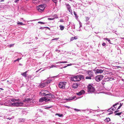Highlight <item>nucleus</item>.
<instances>
[{"label":"nucleus","mask_w":124,"mask_h":124,"mask_svg":"<svg viewBox=\"0 0 124 124\" xmlns=\"http://www.w3.org/2000/svg\"><path fill=\"white\" fill-rule=\"evenodd\" d=\"M84 78V76L80 75H79L77 76L71 77L70 80L72 81H79L81 79H83Z\"/></svg>","instance_id":"obj_1"},{"label":"nucleus","mask_w":124,"mask_h":124,"mask_svg":"<svg viewBox=\"0 0 124 124\" xmlns=\"http://www.w3.org/2000/svg\"><path fill=\"white\" fill-rule=\"evenodd\" d=\"M93 84H89L87 86V92L89 93H92L93 92Z\"/></svg>","instance_id":"obj_2"},{"label":"nucleus","mask_w":124,"mask_h":124,"mask_svg":"<svg viewBox=\"0 0 124 124\" xmlns=\"http://www.w3.org/2000/svg\"><path fill=\"white\" fill-rule=\"evenodd\" d=\"M67 83L65 82H59L58 84V86L60 88L64 89L65 88V86Z\"/></svg>","instance_id":"obj_3"},{"label":"nucleus","mask_w":124,"mask_h":124,"mask_svg":"<svg viewBox=\"0 0 124 124\" xmlns=\"http://www.w3.org/2000/svg\"><path fill=\"white\" fill-rule=\"evenodd\" d=\"M36 8L39 12H42L43 11L45 8L43 5H39L38 7Z\"/></svg>","instance_id":"obj_4"},{"label":"nucleus","mask_w":124,"mask_h":124,"mask_svg":"<svg viewBox=\"0 0 124 124\" xmlns=\"http://www.w3.org/2000/svg\"><path fill=\"white\" fill-rule=\"evenodd\" d=\"M51 81V80L46 81L45 82L43 83L40 84L39 86L41 88H43L45 87V86L47 85L48 84H49Z\"/></svg>","instance_id":"obj_5"},{"label":"nucleus","mask_w":124,"mask_h":124,"mask_svg":"<svg viewBox=\"0 0 124 124\" xmlns=\"http://www.w3.org/2000/svg\"><path fill=\"white\" fill-rule=\"evenodd\" d=\"M48 92L47 90H42L39 93V95L41 96H45L47 93H48Z\"/></svg>","instance_id":"obj_6"},{"label":"nucleus","mask_w":124,"mask_h":124,"mask_svg":"<svg viewBox=\"0 0 124 124\" xmlns=\"http://www.w3.org/2000/svg\"><path fill=\"white\" fill-rule=\"evenodd\" d=\"M103 77V76L102 75H99L96 76L95 78L96 80L99 82L102 79Z\"/></svg>","instance_id":"obj_7"},{"label":"nucleus","mask_w":124,"mask_h":124,"mask_svg":"<svg viewBox=\"0 0 124 124\" xmlns=\"http://www.w3.org/2000/svg\"><path fill=\"white\" fill-rule=\"evenodd\" d=\"M23 103L22 102H17L12 103V106H21L23 105Z\"/></svg>","instance_id":"obj_8"},{"label":"nucleus","mask_w":124,"mask_h":124,"mask_svg":"<svg viewBox=\"0 0 124 124\" xmlns=\"http://www.w3.org/2000/svg\"><path fill=\"white\" fill-rule=\"evenodd\" d=\"M119 103H117L113 105V107H111L110 109H109L108 110V111L109 112L110 111L112 110V111H114L115 110L116 108V106L117 104H119Z\"/></svg>","instance_id":"obj_9"},{"label":"nucleus","mask_w":124,"mask_h":124,"mask_svg":"<svg viewBox=\"0 0 124 124\" xmlns=\"http://www.w3.org/2000/svg\"><path fill=\"white\" fill-rule=\"evenodd\" d=\"M103 70H102L100 69L93 70L94 73L97 74H98L99 73H101L103 72Z\"/></svg>","instance_id":"obj_10"},{"label":"nucleus","mask_w":124,"mask_h":124,"mask_svg":"<svg viewBox=\"0 0 124 124\" xmlns=\"http://www.w3.org/2000/svg\"><path fill=\"white\" fill-rule=\"evenodd\" d=\"M46 97L48 99H51V98H55L53 94L51 93H47Z\"/></svg>","instance_id":"obj_11"},{"label":"nucleus","mask_w":124,"mask_h":124,"mask_svg":"<svg viewBox=\"0 0 124 124\" xmlns=\"http://www.w3.org/2000/svg\"><path fill=\"white\" fill-rule=\"evenodd\" d=\"M65 5L66 6V7L69 11L70 13H72V10L71 9V7L67 3H65Z\"/></svg>","instance_id":"obj_12"},{"label":"nucleus","mask_w":124,"mask_h":124,"mask_svg":"<svg viewBox=\"0 0 124 124\" xmlns=\"http://www.w3.org/2000/svg\"><path fill=\"white\" fill-rule=\"evenodd\" d=\"M76 98V96H74L73 97H69L68 98H66L65 99V100L66 101H70L73 100Z\"/></svg>","instance_id":"obj_13"},{"label":"nucleus","mask_w":124,"mask_h":124,"mask_svg":"<svg viewBox=\"0 0 124 124\" xmlns=\"http://www.w3.org/2000/svg\"><path fill=\"white\" fill-rule=\"evenodd\" d=\"M85 93V91L84 90H82L78 93H76V94L78 95H80Z\"/></svg>","instance_id":"obj_14"},{"label":"nucleus","mask_w":124,"mask_h":124,"mask_svg":"<svg viewBox=\"0 0 124 124\" xmlns=\"http://www.w3.org/2000/svg\"><path fill=\"white\" fill-rule=\"evenodd\" d=\"M78 85L79 84L76 83H74L72 85V87L73 88L76 89L78 87Z\"/></svg>","instance_id":"obj_15"},{"label":"nucleus","mask_w":124,"mask_h":124,"mask_svg":"<svg viewBox=\"0 0 124 124\" xmlns=\"http://www.w3.org/2000/svg\"><path fill=\"white\" fill-rule=\"evenodd\" d=\"M27 71H26L22 73L21 74L25 78H26L27 76Z\"/></svg>","instance_id":"obj_16"},{"label":"nucleus","mask_w":124,"mask_h":124,"mask_svg":"<svg viewBox=\"0 0 124 124\" xmlns=\"http://www.w3.org/2000/svg\"><path fill=\"white\" fill-rule=\"evenodd\" d=\"M45 97H42L41 98H40L39 100V102H42L44 101H45Z\"/></svg>","instance_id":"obj_17"},{"label":"nucleus","mask_w":124,"mask_h":124,"mask_svg":"<svg viewBox=\"0 0 124 124\" xmlns=\"http://www.w3.org/2000/svg\"><path fill=\"white\" fill-rule=\"evenodd\" d=\"M51 101L52 100L51 99H48V98H46V97H45V102H46L48 101H50V102H51Z\"/></svg>","instance_id":"obj_18"},{"label":"nucleus","mask_w":124,"mask_h":124,"mask_svg":"<svg viewBox=\"0 0 124 124\" xmlns=\"http://www.w3.org/2000/svg\"><path fill=\"white\" fill-rule=\"evenodd\" d=\"M39 2V0H33L32 2L35 4H38Z\"/></svg>","instance_id":"obj_19"},{"label":"nucleus","mask_w":124,"mask_h":124,"mask_svg":"<svg viewBox=\"0 0 124 124\" xmlns=\"http://www.w3.org/2000/svg\"><path fill=\"white\" fill-rule=\"evenodd\" d=\"M87 74L90 76H92V71H87Z\"/></svg>","instance_id":"obj_20"},{"label":"nucleus","mask_w":124,"mask_h":124,"mask_svg":"<svg viewBox=\"0 0 124 124\" xmlns=\"http://www.w3.org/2000/svg\"><path fill=\"white\" fill-rule=\"evenodd\" d=\"M74 14L75 16L76 17V19H77L78 18V16L77 15L75 11H74Z\"/></svg>","instance_id":"obj_21"},{"label":"nucleus","mask_w":124,"mask_h":124,"mask_svg":"<svg viewBox=\"0 0 124 124\" xmlns=\"http://www.w3.org/2000/svg\"><path fill=\"white\" fill-rule=\"evenodd\" d=\"M17 23L18 24L20 25H25V24H23V23L21 22H20L18 21L17 22Z\"/></svg>","instance_id":"obj_22"},{"label":"nucleus","mask_w":124,"mask_h":124,"mask_svg":"<svg viewBox=\"0 0 124 124\" xmlns=\"http://www.w3.org/2000/svg\"><path fill=\"white\" fill-rule=\"evenodd\" d=\"M55 115H58L59 117H63V115L62 114H55Z\"/></svg>","instance_id":"obj_23"},{"label":"nucleus","mask_w":124,"mask_h":124,"mask_svg":"<svg viewBox=\"0 0 124 124\" xmlns=\"http://www.w3.org/2000/svg\"><path fill=\"white\" fill-rule=\"evenodd\" d=\"M110 120V119L109 118H107L105 120V121L106 122H108Z\"/></svg>","instance_id":"obj_24"},{"label":"nucleus","mask_w":124,"mask_h":124,"mask_svg":"<svg viewBox=\"0 0 124 124\" xmlns=\"http://www.w3.org/2000/svg\"><path fill=\"white\" fill-rule=\"evenodd\" d=\"M67 61H60L58 62L57 63H67Z\"/></svg>","instance_id":"obj_25"},{"label":"nucleus","mask_w":124,"mask_h":124,"mask_svg":"<svg viewBox=\"0 0 124 124\" xmlns=\"http://www.w3.org/2000/svg\"><path fill=\"white\" fill-rule=\"evenodd\" d=\"M59 26L60 27V29L61 30H62L64 29V26L60 25Z\"/></svg>","instance_id":"obj_26"},{"label":"nucleus","mask_w":124,"mask_h":124,"mask_svg":"<svg viewBox=\"0 0 124 124\" xmlns=\"http://www.w3.org/2000/svg\"><path fill=\"white\" fill-rule=\"evenodd\" d=\"M22 59V58H18L17 59L15 60L14 61V62H16V61H18V62L19 61L21 60Z\"/></svg>","instance_id":"obj_27"},{"label":"nucleus","mask_w":124,"mask_h":124,"mask_svg":"<svg viewBox=\"0 0 124 124\" xmlns=\"http://www.w3.org/2000/svg\"><path fill=\"white\" fill-rule=\"evenodd\" d=\"M104 39L108 41L110 43V44L111 43L110 42V41L109 39L107 38H104Z\"/></svg>","instance_id":"obj_28"},{"label":"nucleus","mask_w":124,"mask_h":124,"mask_svg":"<svg viewBox=\"0 0 124 124\" xmlns=\"http://www.w3.org/2000/svg\"><path fill=\"white\" fill-rule=\"evenodd\" d=\"M91 76H87L85 77V79H91Z\"/></svg>","instance_id":"obj_29"},{"label":"nucleus","mask_w":124,"mask_h":124,"mask_svg":"<svg viewBox=\"0 0 124 124\" xmlns=\"http://www.w3.org/2000/svg\"><path fill=\"white\" fill-rule=\"evenodd\" d=\"M53 17H54V19L55 18H58V17L57 16V15L56 14L54 15H53Z\"/></svg>","instance_id":"obj_30"},{"label":"nucleus","mask_w":124,"mask_h":124,"mask_svg":"<svg viewBox=\"0 0 124 124\" xmlns=\"http://www.w3.org/2000/svg\"><path fill=\"white\" fill-rule=\"evenodd\" d=\"M123 104V103H120V105L119 106L118 108L117 109H119L121 107V106H122Z\"/></svg>","instance_id":"obj_31"},{"label":"nucleus","mask_w":124,"mask_h":124,"mask_svg":"<svg viewBox=\"0 0 124 124\" xmlns=\"http://www.w3.org/2000/svg\"><path fill=\"white\" fill-rule=\"evenodd\" d=\"M89 18L88 17H85V21L86 22H87L89 19Z\"/></svg>","instance_id":"obj_32"},{"label":"nucleus","mask_w":124,"mask_h":124,"mask_svg":"<svg viewBox=\"0 0 124 124\" xmlns=\"http://www.w3.org/2000/svg\"><path fill=\"white\" fill-rule=\"evenodd\" d=\"M53 1L54 2L55 4H56L57 2V0H51Z\"/></svg>","instance_id":"obj_33"},{"label":"nucleus","mask_w":124,"mask_h":124,"mask_svg":"<svg viewBox=\"0 0 124 124\" xmlns=\"http://www.w3.org/2000/svg\"><path fill=\"white\" fill-rule=\"evenodd\" d=\"M53 107L52 106H50L49 107H46L45 108L46 109H48V108L52 107Z\"/></svg>","instance_id":"obj_34"},{"label":"nucleus","mask_w":124,"mask_h":124,"mask_svg":"<svg viewBox=\"0 0 124 124\" xmlns=\"http://www.w3.org/2000/svg\"><path fill=\"white\" fill-rule=\"evenodd\" d=\"M38 23H40V24H45V23L44 22H38Z\"/></svg>","instance_id":"obj_35"},{"label":"nucleus","mask_w":124,"mask_h":124,"mask_svg":"<svg viewBox=\"0 0 124 124\" xmlns=\"http://www.w3.org/2000/svg\"><path fill=\"white\" fill-rule=\"evenodd\" d=\"M59 38H54V39H52V40H57Z\"/></svg>","instance_id":"obj_36"},{"label":"nucleus","mask_w":124,"mask_h":124,"mask_svg":"<svg viewBox=\"0 0 124 124\" xmlns=\"http://www.w3.org/2000/svg\"><path fill=\"white\" fill-rule=\"evenodd\" d=\"M54 19V18H48V20H53Z\"/></svg>","instance_id":"obj_37"},{"label":"nucleus","mask_w":124,"mask_h":124,"mask_svg":"<svg viewBox=\"0 0 124 124\" xmlns=\"http://www.w3.org/2000/svg\"><path fill=\"white\" fill-rule=\"evenodd\" d=\"M14 45V44H11L9 45V47H11L13 46Z\"/></svg>","instance_id":"obj_38"},{"label":"nucleus","mask_w":124,"mask_h":124,"mask_svg":"<svg viewBox=\"0 0 124 124\" xmlns=\"http://www.w3.org/2000/svg\"><path fill=\"white\" fill-rule=\"evenodd\" d=\"M60 22H64L63 20V19H61L60 20Z\"/></svg>","instance_id":"obj_39"},{"label":"nucleus","mask_w":124,"mask_h":124,"mask_svg":"<svg viewBox=\"0 0 124 124\" xmlns=\"http://www.w3.org/2000/svg\"><path fill=\"white\" fill-rule=\"evenodd\" d=\"M74 110H75L77 111H80V110L78 109H76V108H74Z\"/></svg>","instance_id":"obj_40"},{"label":"nucleus","mask_w":124,"mask_h":124,"mask_svg":"<svg viewBox=\"0 0 124 124\" xmlns=\"http://www.w3.org/2000/svg\"><path fill=\"white\" fill-rule=\"evenodd\" d=\"M14 2L15 3H17V2L19 0H14Z\"/></svg>","instance_id":"obj_41"},{"label":"nucleus","mask_w":124,"mask_h":124,"mask_svg":"<svg viewBox=\"0 0 124 124\" xmlns=\"http://www.w3.org/2000/svg\"><path fill=\"white\" fill-rule=\"evenodd\" d=\"M121 113H118L117 114H116V115H120L121 114Z\"/></svg>","instance_id":"obj_42"},{"label":"nucleus","mask_w":124,"mask_h":124,"mask_svg":"<svg viewBox=\"0 0 124 124\" xmlns=\"http://www.w3.org/2000/svg\"><path fill=\"white\" fill-rule=\"evenodd\" d=\"M74 39L73 37H72L70 39V41H72Z\"/></svg>","instance_id":"obj_43"},{"label":"nucleus","mask_w":124,"mask_h":124,"mask_svg":"<svg viewBox=\"0 0 124 124\" xmlns=\"http://www.w3.org/2000/svg\"><path fill=\"white\" fill-rule=\"evenodd\" d=\"M86 23L87 25V24L89 25V24H90V23L89 22H88V23H87V22Z\"/></svg>","instance_id":"obj_44"},{"label":"nucleus","mask_w":124,"mask_h":124,"mask_svg":"<svg viewBox=\"0 0 124 124\" xmlns=\"http://www.w3.org/2000/svg\"><path fill=\"white\" fill-rule=\"evenodd\" d=\"M39 19L38 20H39ZM38 19L37 20H38ZM36 20V19H34V20H31V21H35L36 20Z\"/></svg>","instance_id":"obj_45"},{"label":"nucleus","mask_w":124,"mask_h":124,"mask_svg":"<svg viewBox=\"0 0 124 124\" xmlns=\"http://www.w3.org/2000/svg\"><path fill=\"white\" fill-rule=\"evenodd\" d=\"M106 45V44H105V43H103L102 45L103 46H105Z\"/></svg>","instance_id":"obj_46"},{"label":"nucleus","mask_w":124,"mask_h":124,"mask_svg":"<svg viewBox=\"0 0 124 124\" xmlns=\"http://www.w3.org/2000/svg\"><path fill=\"white\" fill-rule=\"evenodd\" d=\"M30 99H29H29L27 98V99H26V101H30Z\"/></svg>","instance_id":"obj_47"},{"label":"nucleus","mask_w":124,"mask_h":124,"mask_svg":"<svg viewBox=\"0 0 124 124\" xmlns=\"http://www.w3.org/2000/svg\"><path fill=\"white\" fill-rule=\"evenodd\" d=\"M73 38L74 39H77V38H76V37H73Z\"/></svg>","instance_id":"obj_48"},{"label":"nucleus","mask_w":124,"mask_h":124,"mask_svg":"<svg viewBox=\"0 0 124 124\" xmlns=\"http://www.w3.org/2000/svg\"><path fill=\"white\" fill-rule=\"evenodd\" d=\"M45 28H46L47 29H48L49 30H50V28L49 27H44Z\"/></svg>","instance_id":"obj_49"},{"label":"nucleus","mask_w":124,"mask_h":124,"mask_svg":"<svg viewBox=\"0 0 124 124\" xmlns=\"http://www.w3.org/2000/svg\"><path fill=\"white\" fill-rule=\"evenodd\" d=\"M41 69H40L38 70H37L36 71V73H37Z\"/></svg>","instance_id":"obj_50"},{"label":"nucleus","mask_w":124,"mask_h":124,"mask_svg":"<svg viewBox=\"0 0 124 124\" xmlns=\"http://www.w3.org/2000/svg\"><path fill=\"white\" fill-rule=\"evenodd\" d=\"M101 83H102V84L103 85L104 84H105V83H104V81H102V82H101Z\"/></svg>","instance_id":"obj_51"},{"label":"nucleus","mask_w":124,"mask_h":124,"mask_svg":"<svg viewBox=\"0 0 124 124\" xmlns=\"http://www.w3.org/2000/svg\"><path fill=\"white\" fill-rule=\"evenodd\" d=\"M72 64H67V66H71V65H72Z\"/></svg>","instance_id":"obj_52"},{"label":"nucleus","mask_w":124,"mask_h":124,"mask_svg":"<svg viewBox=\"0 0 124 124\" xmlns=\"http://www.w3.org/2000/svg\"><path fill=\"white\" fill-rule=\"evenodd\" d=\"M116 31H114V30H113L112 32L114 33H115Z\"/></svg>","instance_id":"obj_53"},{"label":"nucleus","mask_w":124,"mask_h":124,"mask_svg":"<svg viewBox=\"0 0 124 124\" xmlns=\"http://www.w3.org/2000/svg\"><path fill=\"white\" fill-rule=\"evenodd\" d=\"M67 66H64L63 67V68H66V67H67Z\"/></svg>","instance_id":"obj_54"},{"label":"nucleus","mask_w":124,"mask_h":124,"mask_svg":"<svg viewBox=\"0 0 124 124\" xmlns=\"http://www.w3.org/2000/svg\"><path fill=\"white\" fill-rule=\"evenodd\" d=\"M40 29H43V27H41L40 28Z\"/></svg>","instance_id":"obj_55"},{"label":"nucleus","mask_w":124,"mask_h":124,"mask_svg":"<svg viewBox=\"0 0 124 124\" xmlns=\"http://www.w3.org/2000/svg\"><path fill=\"white\" fill-rule=\"evenodd\" d=\"M15 100L12 99L11 101H15Z\"/></svg>","instance_id":"obj_56"},{"label":"nucleus","mask_w":124,"mask_h":124,"mask_svg":"<svg viewBox=\"0 0 124 124\" xmlns=\"http://www.w3.org/2000/svg\"><path fill=\"white\" fill-rule=\"evenodd\" d=\"M61 51L62 52H61V54H64L65 53L64 52H63V51Z\"/></svg>","instance_id":"obj_57"},{"label":"nucleus","mask_w":124,"mask_h":124,"mask_svg":"<svg viewBox=\"0 0 124 124\" xmlns=\"http://www.w3.org/2000/svg\"><path fill=\"white\" fill-rule=\"evenodd\" d=\"M31 43V42H27L26 43V44H30V43Z\"/></svg>","instance_id":"obj_58"},{"label":"nucleus","mask_w":124,"mask_h":124,"mask_svg":"<svg viewBox=\"0 0 124 124\" xmlns=\"http://www.w3.org/2000/svg\"><path fill=\"white\" fill-rule=\"evenodd\" d=\"M0 89L1 90H3L4 89L3 88H0Z\"/></svg>","instance_id":"obj_59"},{"label":"nucleus","mask_w":124,"mask_h":124,"mask_svg":"<svg viewBox=\"0 0 124 124\" xmlns=\"http://www.w3.org/2000/svg\"><path fill=\"white\" fill-rule=\"evenodd\" d=\"M51 66H52V67H54V65H52Z\"/></svg>","instance_id":"obj_60"},{"label":"nucleus","mask_w":124,"mask_h":124,"mask_svg":"<svg viewBox=\"0 0 124 124\" xmlns=\"http://www.w3.org/2000/svg\"><path fill=\"white\" fill-rule=\"evenodd\" d=\"M61 52V51L60 50H58V53H59Z\"/></svg>","instance_id":"obj_61"},{"label":"nucleus","mask_w":124,"mask_h":124,"mask_svg":"<svg viewBox=\"0 0 124 124\" xmlns=\"http://www.w3.org/2000/svg\"><path fill=\"white\" fill-rule=\"evenodd\" d=\"M22 119V121H24V119Z\"/></svg>","instance_id":"obj_62"},{"label":"nucleus","mask_w":124,"mask_h":124,"mask_svg":"<svg viewBox=\"0 0 124 124\" xmlns=\"http://www.w3.org/2000/svg\"><path fill=\"white\" fill-rule=\"evenodd\" d=\"M19 65H22V64L20 63L19 64Z\"/></svg>","instance_id":"obj_63"},{"label":"nucleus","mask_w":124,"mask_h":124,"mask_svg":"<svg viewBox=\"0 0 124 124\" xmlns=\"http://www.w3.org/2000/svg\"><path fill=\"white\" fill-rule=\"evenodd\" d=\"M4 1V0H0V1L1 2H2L3 1Z\"/></svg>","instance_id":"obj_64"}]
</instances>
